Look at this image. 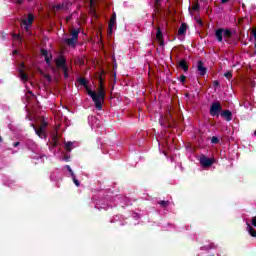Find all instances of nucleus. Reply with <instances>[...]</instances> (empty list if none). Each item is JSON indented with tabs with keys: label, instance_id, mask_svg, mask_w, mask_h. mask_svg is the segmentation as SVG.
I'll list each match as a JSON object with an SVG mask.
<instances>
[{
	"label": "nucleus",
	"instance_id": "29",
	"mask_svg": "<svg viewBox=\"0 0 256 256\" xmlns=\"http://www.w3.org/2000/svg\"><path fill=\"white\" fill-rule=\"evenodd\" d=\"M252 225L253 227H256V216L252 218Z\"/></svg>",
	"mask_w": 256,
	"mask_h": 256
},
{
	"label": "nucleus",
	"instance_id": "28",
	"mask_svg": "<svg viewBox=\"0 0 256 256\" xmlns=\"http://www.w3.org/2000/svg\"><path fill=\"white\" fill-rule=\"evenodd\" d=\"M231 72H226L225 74H224V77H226V79H231Z\"/></svg>",
	"mask_w": 256,
	"mask_h": 256
},
{
	"label": "nucleus",
	"instance_id": "7",
	"mask_svg": "<svg viewBox=\"0 0 256 256\" xmlns=\"http://www.w3.org/2000/svg\"><path fill=\"white\" fill-rule=\"evenodd\" d=\"M33 19H35V17H33L32 14H29L27 19H24L22 21V27L23 29H25V31H29V27H31V23H33Z\"/></svg>",
	"mask_w": 256,
	"mask_h": 256
},
{
	"label": "nucleus",
	"instance_id": "2",
	"mask_svg": "<svg viewBox=\"0 0 256 256\" xmlns=\"http://www.w3.org/2000/svg\"><path fill=\"white\" fill-rule=\"evenodd\" d=\"M79 39V29L71 30V38H65L64 42L66 45H69L70 47H75L77 45V41Z\"/></svg>",
	"mask_w": 256,
	"mask_h": 256
},
{
	"label": "nucleus",
	"instance_id": "22",
	"mask_svg": "<svg viewBox=\"0 0 256 256\" xmlns=\"http://www.w3.org/2000/svg\"><path fill=\"white\" fill-rule=\"evenodd\" d=\"M224 37H231V32L229 30H223Z\"/></svg>",
	"mask_w": 256,
	"mask_h": 256
},
{
	"label": "nucleus",
	"instance_id": "15",
	"mask_svg": "<svg viewBox=\"0 0 256 256\" xmlns=\"http://www.w3.org/2000/svg\"><path fill=\"white\" fill-rule=\"evenodd\" d=\"M113 27H115V16L111 18L109 22V29H108V34L113 35Z\"/></svg>",
	"mask_w": 256,
	"mask_h": 256
},
{
	"label": "nucleus",
	"instance_id": "13",
	"mask_svg": "<svg viewBox=\"0 0 256 256\" xmlns=\"http://www.w3.org/2000/svg\"><path fill=\"white\" fill-rule=\"evenodd\" d=\"M198 71L200 75H205V73H207V68L203 66V62L201 61L198 62Z\"/></svg>",
	"mask_w": 256,
	"mask_h": 256
},
{
	"label": "nucleus",
	"instance_id": "17",
	"mask_svg": "<svg viewBox=\"0 0 256 256\" xmlns=\"http://www.w3.org/2000/svg\"><path fill=\"white\" fill-rule=\"evenodd\" d=\"M223 29H218L216 30L215 36L217 38L218 41H223Z\"/></svg>",
	"mask_w": 256,
	"mask_h": 256
},
{
	"label": "nucleus",
	"instance_id": "18",
	"mask_svg": "<svg viewBox=\"0 0 256 256\" xmlns=\"http://www.w3.org/2000/svg\"><path fill=\"white\" fill-rule=\"evenodd\" d=\"M216 247H217V246L212 243V244H207V245L203 246L202 249H203L204 251H209V249H215Z\"/></svg>",
	"mask_w": 256,
	"mask_h": 256
},
{
	"label": "nucleus",
	"instance_id": "14",
	"mask_svg": "<svg viewBox=\"0 0 256 256\" xmlns=\"http://www.w3.org/2000/svg\"><path fill=\"white\" fill-rule=\"evenodd\" d=\"M75 147H77V145L75 144V142H66L65 143V149L66 151H73V149H75Z\"/></svg>",
	"mask_w": 256,
	"mask_h": 256
},
{
	"label": "nucleus",
	"instance_id": "20",
	"mask_svg": "<svg viewBox=\"0 0 256 256\" xmlns=\"http://www.w3.org/2000/svg\"><path fill=\"white\" fill-rule=\"evenodd\" d=\"M179 65H180L181 69H183V71H187V69H188L187 61L182 60V61H180Z\"/></svg>",
	"mask_w": 256,
	"mask_h": 256
},
{
	"label": "nucleus",
	"instance_id": "25",
	"mask_svg": "<svg viewBox=\"0 0 256 256\" xmlns=\"http://www.w3.org/2000/svg\"><path fill=\"white\" fill-rule=\"evenodd\" d=\"M44 78L49 82H51V75L49 74H44Z\"/></svg>",
	"mask_w": 256,
	"mask_h": 256
},
{
	"label": "nucleus",
	"instance_id": "6",
	"mask_svg": "<svg viewBox=\"0 0 256 256\" xmlns=\"http://www.w3.org/2000/svg\"><path fill=\"white\" fill-rule=\"evenodd\" d=\"M221 109V104L219 102L212 103L210 108V115H212V117L219 115V113H221Z\"/></svg>",
	"mask_w": 256,
	"mask_h": 256
},
{
	"label": "nucleus",
	"instance_id": "16",
	"mask_svg": "<svg viewBox=\"0 0 256 256\" xmlns=\"http://www.w3.org/2000/svg\"><path fill=\"white\" fill-rule=\"evenodd\" d=\"M186 33H187V24L183 23L181 24L178 30V35H185Z\"/></svg>",
	"mask_w": 256,
	"mask_h": 256
},
{
	"label": "nucleus",
	"instance_id": "32",
	"mask_svg": "<svg viewBox=\"0 0 256 256\" xmlns=\"http://www.w3.org/2000/svg\"><path fill=\"white\" fill-rule=\"evenodd\" d=\"M192 9H193L194 11H197V9H199V6H198V5H195V6L192 7Z\"/></svg>",
	"mask_w": 256,
	"mask_h": 256
},
{
	"label": "nucleus",
	"instance_id": "36",
	"mask_svg": "<svg viewBox=\"0 0 256 256\" xmlns=\"http://www.w3.org/2000/svg\"><path fill=\"white\" fill-rule=\"evenodd\" d=\"M227 1H229V0H222V3H227Z\"/></svg>",
	"mask_w": 256,
	"mask_h": 256
},
{
	"label": "nucleus",
	"instance_id": "33",
	"mask_svg": "<svg viewBox=\"0 0 256 256\" xmlns=\"http://www.w3.org/2000/svg\"><path fill=\"white\" fill-rule=\"evenodd\" d=\"M180 81H181L182 83H184V82H185V76H182V77L180 78Z\"/></svg>",
	"mask_w": 256,
	"mask_h": 256
},
{
	"label": "nucleus",
	"instance_id": "30",
	"mask_svg": "<svg viewBox=\"0 0 256 256\" xmlns=\"http://www.w3.org/2000/svg\"><path fill=\"white\" fill-rule=\"evenodd\" d=\"M59 9H61V5L54 6V11H59Z\"/></svg>",
	"mask_w": 256,
	"mask_h": 256
},
{
	"label": "nucleus",
	"instance_id": "26",
	"mask_svg": "<svg viewBox=\"0 0 256 256\" xmlns=\"http://www.w3.org/2000/svg\"><path fill=\"white\" fill-rule=\"evenodd\" d=\"M211 143H219V138H217V137H212V139H211Z\"/></svg>",
	"mask_w": 256,
	"mask_h": 256
},
{
	"label": "nucleus",
	"instance_id": "19",
	"mask_svg": "<svg viewBox=\"0 0 256 256\" xmlns=\"http://www.w3.org/2000/svg\"><path fill=\"white\" fill-rule=\"evenodd\" d=\"M156 38L158 41H163V32H161V29L158 28L157 33H156Z\"/></svg>",
	"mask_w": 256,
	"mask_h": 256
},
{
	"label": "nucleus",
	"instance_id": "4",
	"mask_svg": "<svg viewBox=\"0 0 256 256\" xmlns=\"http://www.w3.org/2000/svg\"><path fill=\"white\" fill-rule=\"evenodd\" d=\"M18 71L21 81H23V83H27V81H29V75L25 73V71H27V67H25V64L21 63Z\"/></svg>",
	"mask_w": 256,
	"mask_h": 256
},
{
	"label": "nucleus",
	"instance_id": "10",
	"mask_svg": "<svg viewBox=\"0 0 256 256\" xmlns=\"http://www.w3.org/2000/svg\"><path fill=\"white\" fill-rule=\"evenodd\" d=\"M41 54L44 57L47 65H51V59H52V55L51 52L47 51V50H41Z\"/></svg>",
	"mask_w": 256,
	"mask_h": 256
},
{
	"label": "nucleus",
	"instance_id": "27",
	"mask_svg": "<svg viewBox=\"0 0 256 256\" xmlns=\"http://www.w3.org/2000/svg\"><path fill=\"white\" fill-rule=\"evenodd\" d=\"M168 204H169V202H167V201H160V205L162 207H167Z\"/></svg>",
	"mask_w": 256,
	"mask_h": 256
},
{
	"label": "nucleus",
	"instance_id": "8",
	"mask_svg": "<svg viewBox=\"0 0 256 256\" xmlns=\"http://www.w3.org/2000/svg\"><path fill=\"white\" fill-rule=\"evenodd\" d=\"M45 127H47V124H42L40 129L35 128V126H33L36 135H38V137H40V139H44L45 137Z\"/></svg>",
	"mask_w": 256,
	"mask_h": 256
},
{
	"label": "nucleus",
	"instance_id": "5",
	"mask_svg": "<svg viewBox=\"0 0 256 256\" xmlns=\"http://www.w3.org/2000/svg\"><path fill=\"white\" fill-rule=\"evenodd\" d=\"M200 165L202 167H211V165H213L215 163V159L214 158H207V156H201L200 159Z\"/></svg>",
	"mask_w": 256,
	"mask_h": 256
},
{
	"label": "nucleus",
	"instance_id": "9",
	"mask_svg": "<svg viewBox=\"0 0 256 256\" xmlns=\"http://www.w3.org/2000/svg\"><path fill=\"white\" fill-rule=\"evenodd\" d=\"M88 123L92 127V129H95V127H99V119H97V117L89 116Z\"/></svg>",
	"mask_w": 256,
	"mask_h": 256
},
{
	"label": "nucleus",
	"instance_id": "21",
	"mask_svg": "<svg viewBox=\"0 0 256 256\" xmlns=\"http://www.w3.org/2000/svg\"><path fill=\"white\" fill-rule=\"evenodd\" d=\"M72 179L76 187H79V180H77V178L75 177V173H72Z\"/></svg>",
	"mask_w": 256,
	"mask_h": 256
},
{
	"label": "nucleus",
	"instance_id": "11",
	"mask_svg": "<svg viewBox=\"0 0 256 256\" xmlns=\"http://www.w3.org/2000/svg\"><path fill=\"white\" fill-rule=\"evenodd\" d=\"M221 117H223V119H225L226 121H231L233 114L231 113V111L226 110L221 113Z\"/></svg>",
	"mask_w": 256,
	"mask_h": 256
},
{
	"label": "nucleus",
	"instance_id": "3",
	"mask_svg": "<svg viewBox=\"0 0 256 256\" xmlns=\"http://www.w3.org/2000/svg\"><path fill=\"white\" fill-rule=\"evenodd\" d=\"M56 66L58 67V69H62L64 77L65 79H67V77H69V74H67V72L69 71V67H67V62L65 61V58L59 57L56 60Z\"/></svg>",
	"mask_w": 256,
	"mask_h": 256
},
{
	"label": "nucleus",
	"instance_id": "23",
	"mask_svg": "<svg viewBox=\"0 0 256 256\" xmlns=\"http://www.w3.org/2000/svg\"><path fill=\"white\" fill-rule=\"evenodd\" d=\"M12 38L17 41H20L21 42V36L17 35V34H12Z\"/></svg>",
	"mask_w": 256,
	"mask_h": 256
},
{
	"label": "nucleus",
	"instance_id": "31",
	"mask_svg": "<svg viewBox=\"0 0 256 256\" xmlns=\"http://www.w3.org/2000/svg\"><path fill=\"white\" fill-rule=\"evenodd\" d=\"M89 1H90L91 7H93V5H95V0H89Z\"/></svg>",
	"mask_w": 256,
	"mask_h": 256
},
{
	"label": "nucleus",
	"instance_id": "35",
	"mask_svg": "<svg viewBox=\"0 0 256 256\" xmlns=\"http://www.w3.org/2000/svg\"><path fill=\"white\" fill-rule=\"evenodd\" d=\"M159 1H161V0H156V5H159Z\"/></svg>",
	"mask_w": 256,
	"mask_h": 256
},
{
	"label": "nucleus",
	"instance_id": "37",
	"mask_svg": "<svg viewBox=\"0 0 256 256\" xmlns=\"http://www.w3.org/2000/svg\"><path fill=\"white\" fill-rule=\"evenodd\" d=\"M15 53H17V50H15V51L13 52V54H15Z\"/></svg>",
	"mask_w": 256,
	"mask_h": 256
},
{
	"label": "nucleus",
	"instance_id": "34",
	"mask_svg": "<svg viewBox=\"0 0 256 256\" xmlns=\"http://www.w3.org/2000/svg\"><path fill=\"white\" fill-rule=\"evenodd\" d=\"M14 147H19V142L14 143Z\"/></svg>",
	"mask_w": 256,
	"mask_h": 256
},
{
	"label": "nucleus",
	"instance_id": "38",
	"mask_svg": "<svg viewBox=\"0 0 256 256\" xmlns=\"http://www.w3.org/2000/svg\"><path fill=\"white\" fill-rule=\"evenodd\" d=\"M0 141H1V137H0Z\"/></svg>",
	"mask_w": 256,
	"mask_h": 256
},
{
	"label": "nucleus",
	"instance_id": "12",
	"mask_svg": "<svg viewBox=\"0 0 256 256\" xmlns=\"http://www.w3.org/2000/svg\"><path fill=\"white\" fill-rule=\"evenodd\" d=\"M246 225H247L246 231H248L249 235L251 237H256V230L253 229V226H251V224H249V222H246Z\"/></svg>",
	"mask_w": 256,
	"mask_h": 256
},
{
	"label": "nucleus",
	"instance_id": "1",
	"mask_svg": "<svg viewBox=\"0 0 256 256\" xmlns=\"http://www.w3.org/2000/svg\"><path fill=\"white\" fill-rule=\"evenodd\" d=\"M79 83L85 87L89 97H91L92 101L95 103L96 109L101 111L105 101V90H103V87L100 86L97 90H91L87 85V80L84 78H80Z\"/></svg>",
	"mask_w": 256,
	"mask_h": 256
},
{
	"label": "nucleus",
	"instance_id": "24",
	"mask_svg": "<svg viewBox=\"0 0 256 256\" xmlns=\"http://www.w3.org/2000/svg\"><path fill=\"white\" fill-rule=\"evenodd\" d=\"M65 168L69 171L71 177L73 176V170L71 169V166L70 165H66Z\"/></svg>",
	"mask_w": 256,
	"mask_h": 256
}]
</instances>
